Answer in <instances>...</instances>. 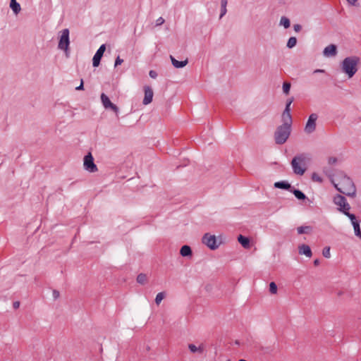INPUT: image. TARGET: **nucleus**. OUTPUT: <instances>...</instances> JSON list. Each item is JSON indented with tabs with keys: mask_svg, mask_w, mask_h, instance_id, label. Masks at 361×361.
I'll use <instances>...</instances> for the list:
<instances>
[{
	"mask_svg": "<svg viewBox=\"0 0 361 361\" xmlns=\"http://www.w3.org/2000/svg\"><path fill=\"white\" fill-rule=\"evenodd\" d=\"M164 23V19L162 17H159V18L156 20V25H162Z\"/></svg>",
	"mask_w": 361,
	"mask_h": 361,
	"instance_id": "42",
	"label": "nucleus"
},
{
	"mask_svg": "<svg viewBox=\"0 0 361 361\" xmlns=\"http://www.w3.org/2000/svg\"><path fill=\"white\" fill-rule=\"evenodd\" d=\"M269 291L271 294H276L277 293V286L274 282L269 283Z\"/></svg>",
	"mask_w": 361,
	"mask_h": 361,
	"instance_id": "32",
	"label": "nucleus"
},
{
	"mask_svg": "<svg viewBox=\"0 0 361 361\" xmlns=\"http://www.w3.org/2000/svg\"><path fill=\"white\" fill-rule=\"evenodd\" d=\"M324 73V70L323 69H316L314 71V73Z\"/></svg>",
	"mask_w": 361,
	"mask_h": 361,
	"instance_id": "49",
	"label": "nucleus"
},
{
	"mask_svg": "<svg viewBox=\"0 0 361 361\" xmlns=\"http://www.w3.org/2000/svg\"><path fill=\"white\" fill-rule=\"evenodd\" d=\"M108 109H111L112 111H114L116 113V114L118 116V112H119V109H118V107L116 104H114L111 103V105H109V106H108Z\"/></svg>",
	"mask_w": 361,
	"mask_h": 361,
	"instance_id": "36",
	"label": "nucleus"
},
{
	"mask_svg": "<svg viewBox=\"0 0 361 361\" xmlns=\"http://www.w3.org/2000/svg\"><path fill=\"white\" fill-rule=\"evenodd\" d=\"M202 243L211 250H216L219 247L215 235L205 233L202 237Z\"/></svg>",
	"mask_w": 361,
	"mask_h": 361,
	"instance_id": "8",
	"label": "nucleus"
},
{
	"mask_svg": "<svg viewBox=\"0 0 361 361\" xmlns=\"http://www.w3.org/2000/svg\"><path fill=\"white\" fill-rule=\"evenodd\" d=\"M13 306L14 309H18L20 306V302H18V301L14 302L13 304Z\"/></svg>",
	"mask_w": 361,
	"mask_h": 361,
	"instance_id": "48",
	"label": "nucleus"
},
{
	"mask_svg": "<svg viewBox=\"0 0 361 361\" xmlns=\"http://www.w3.org/2000/svg\"><path fill=\"white\" fill-rule=\"evenodd\" d=\"M293 29L296 32H298L301 30L302 26L300 24H295L293 25Z\"/></svg>",
	"mask_w": 361,
	"mask_h": 361,
	"instance_id": "41",
	"label": "nucleus"
},
{
	"mask_svg": "<svg viewBox=\"0 0 361 361\" xmlns=\"http://www.w3.org/2000/svg\"><path fill=\"white\" fill-rule=\"evenodd\" d=\"M83 88H84V85H83V80H81V82H80V85H79V86H78V87H75V90H83Z\"/></svg>",
	"mask_w": 361,
	"mask_h": 361,
	"instance_id": "45",
	"label": "nucleus"
},
{
	"mask_svg": "<svg viewBox=\"0 0 361 361\" xmlns=\"http://www.w3.org/2000/svg\"><path fill=\"white\" fill-rule=\"evenodd\" d=\"M293 101V98L289 99L287 101V102H286V107H285V108H286V109H290V105H291V104H292Z\"/></svg>",
	"mask_w": 361,
	"mask_h": 361,
	"instance_id": "44",
	"label": "nucleus"
},
{
	"mask_svg": "<svg viewBox=\"0 0 361 361\" xmlns=\"http://www.w3.org/2000/svg\"><path fill=\"white\" fill-rule=\"evenodd\" d=\"M101 101L105 109H108V106L111 105V104L112 103L109 99V97L106 96L104 93H102L101 94Z\"/></svg>",
	"mask_w": 361,
	"mask_h": 361,
	"instance_id": "22",
	"label": "nucleus"
},
{
	"mask_svg": "<svg viewBox=\"0 0 361 361\" xmlns=\"http://www.w3.org/2000/svg\"><path fill=\"white\" fill-rule=\"evenodd\" d=\"M308 159L307 154L305 153L295 156L291 161V166L293 173L296 175L302 176L306 171V165Z\"/></svg>",
	"mask_w": 361,
	"mask_h": 361,
	"instance_id": "3",
	"label": "nucleus"
},
{
	"mask_svg": "<svg viewBox=\"0 0 361 361\" xmlns=\"http://www.w3.org/2000/svg\"><path fill=\"white\" fill-rule=\"evenodd\" d=\"M352 225L354 228L355 235L359 238H361V229H360V221H358L357 222H353Z\"/></svg>",
	"mask_w": 361,
	"mask_h": 361,
	"instance_id": "24",
	"label": "nucleus"
},
{
	"mask_svg": "<svg viewBox=\"0 0 361 361\" xmlns=\"http://www.w3.org/2000/svg\"><path fill=\"white\" fill-rule=\"evenodd\" d=\"M298 234L309 233L312 231V227L309 226H302L297 228Z\"/></svg>",
	"mask_w": 361,
	"mask_h": 361,
	"instance_id": "23",
	"label": "nucleus"
},
{
	"mask_svg": "<svg viewBox=\"0 0 361 361\" xmlns=\"http://www.w3.org/2000/svg\"><path fill=\"white\" fill-rule=\"evenodd\" d=\"M149 75L150 78L155 79L157 77V73L155 71L151 70L149 72Z\"/></svg>",
	"mask_w": 361,
	"mask_h": 361,
	"instance_id": "40",
	"label": "nucleus"
},
{
	"mask_svg": "<svg viewBox=\"0 0 361 361\" xmlns=\"http://www.w3.org/2000/svg\"><path fill=\"white\" fill-rule=\"evenodd\" d=\"M52 295H53V298L56 300V299L59 298L60 293L58 290H54Z\"/></svg>",
	"mask_w": 361,
	"mask_h": 361,
	"instance_id": "43",
	"label": "nucleus"
},
{
	"mask_svg": "<svg viewBox=\"0 0 361 361\" xmlns=\"http://www.w3.org/2000/svg\"><path fill=\"white\" fill-rule=\"evenodd\" d=\"M279 24H280V25H283L285 28H288L290 25V20L287 17L282 16L281 18Z\"/></svg>",
	"mask_w": 361,
	"mask_h": 361,
	"instance_id": "25",
	"label": "nucleus"
},
{
	"mask_svg": "<svg viewBox=\"0 0 361 361\" xmlns=\"http://www.w3.org/2000/svg\"><path fill=\"white\" fill-rule=\"evenodd\" d=\"M281 117H282V121H283L282 125H285V126L291 127V125L293 123L291 114L283 113Z\"/></svg>",
	"mask_w": 361,
	"mask_h": 361,
	"instance_id": "16",
	"label": "nucleus"
},
{
	"mask_svg": "<svg viewBox=\"0 0 361 361\" xmlns=\"http://www.w3.org/2000/svg\"><path fill=\"white\" fill-rule=\"evenodd\" d=\"M290 192L293 193V195L298 200H304L307 198L306 195L300 190L292 188Z\"/></svg>",
	"mask_w": 361,
	"mask_h": 361,
	"instance_id": "20",
	"label": "nucleus"
},
{
	"mask_svg": "<svg viewBox=\"0 0 361 361\" xmlns=\"http://www.w3.org/2000/svg\"><path fill=\"white\" fill-rule=\"evenodd\" d=\"M296 44H297L296 37H291L288 39L286 46L288 48L291 49V48L294 47L296 45Z\"/></svg>",
	"mask_w": 361,
	"mask_h": 361,
	"instance_id": "27",
	"label": "nucleus"
},
{
	"mask_svg": "<svg viewBox=\"0 0 361 361\" xmlns=\"http://www.w3.org/2000/svg\"><path fill=\"white\" fill-rule=\"evenodd\" d=\"M123 62V60L120 58L119 56H118L115 60L114 66L116 67L119 65H121Z\"/></svg>",
	"mask_w": 361,
	"mask_h": 361,
	"instance_id": "37",
	"label": "nucleus"
},
{
	"mask_svg": "<svg viewBox=\"0 0 361 361\" xmlns=\"http://www.w3.org/2000/svg\"><path fill=\"white\" fill-rule=\"evenodd\" d=\"M324 55L326 56H335L337 53L336 51V46L334 44H330L326 47L324 49Z\"/></svg>",
	"mask_w": 361,
	"mask_h": 361,
	"instance_id": "12",
	"label": "nucleus"
},
{
	"mask_svg": "<svg viewBox=\"0 0 361 361\" xmlns=\"http://www.w3.org/2000/svg\"><path fill=\"white\" fill-rule=\"evenodd\" d=\"M180 254L183 257H190L192 256V250L189 245H185L181 247Z\"/></svg>",
	"mask_w": 361,
	"mask_h": 361,
	"instance_id": "17",
	"label": "nucleus"
},
{
	"mask_svg": "<svg viewBox=\"0 0 361 361\" xmlns=\"http://www.w3.org/2000/svg\"><path fill=\"white\" fill-rule=\"evenodd\" d=\"M290 83L284 82L283 84V91L286 94H288L290 89Z\"/></svg>",
	"mask_w": 361,
	"mask_h": 361,
	"instance_id": "31",
	"label": "nucleus"
},
{
	"mask_svg": "<svg viewBox=\"0 0 361 361\" xmlns=\"http://www.w3.org/2000/svg\"><path fill=\"white\" fill-rule=\"evenodd\" d=\"M334 203L338 206V207H341L342 206H344V204L347 202V200L345 197L341 195H336L334 197Z\"/></svg>",
	"mask_w": 361,
	"mask_h": 361,
	"instance_id": "15",
	"label": "nucleus"
},
{
	"mask_svg": "<svg viewBox=\"0 0 361 361\" xmlns=\"http://www.w3.org/2000/svg\"><path fill=\"white\" fill-rule=\"evenodd\" d=\"M10 7L15 14H18L20 11V5L16 0H11Z\"/></svg>",
	"mask_w": 361,
	"mask_h": 361,
	"instance_id": "21",
	"label": "nucleus"
},
{
	"mask_svg": "<svg viewBox=\"0 0 361 361\" xmlns=\"http://www.w3.org/2000/svg\"><path fill=\"white\" fill-rule=\"evenodd\" d=\"M314 264L315 266L319 265V259H315V260L314 261Z\"/></svg>",
	"mask_w": 361,
	"mask_h": 361,
	"instance_id": "51",
	"label": "nucleus"
},
{
	"mask_svg": "<svg viewBox=\"0 0 361 361\" xmlns=\"http://www.w3.org/2000/svg\"><path fill=\"white\" fill-rule=\"evenodd\" d=\"M338 210L343 213V214H345V213H348L349 212V210L350 209V204H348V202H346L345 204H344V206H342L341 207H338L337 208Z\"/></svg>",
	"mask_w": 361,
	"mask_h": 361,
	"instance_id": "26",
	"label": "nucleus"
},
{
	"mask_svg": "<svg viewBox=\"0 0 361 361\" xmlns=\"http://www.w3.org/2000/svg\"><path fill=\"white\" fill-rule=\"evenodd\" d=\"M239 361H247V360H243V359H240V360H239Z\"/></svg>",
	"mask_w": 361,
	"mask_h": 361,
	"instance_id": "52",
	"label": "nucleus"
},
{
	"mask_svg": "<svg viewBox=\"0 0 361 361\" xmlns=\"http://www.w3.org/2000/svg\"><path fill=\"white\" fill-rule=\"evenodd\" d=\"M360 59L357 56H348L343 59L341 67L343 73H345L349 78H351L357 71V66Z\"/></svg>",
	"mask_w": 361,
	"mask_h": 361,
	"instance_id": "2",
	"label": "nucleus"
},
{
	"mask_svg": "<svg viewBox=\"0 0 361 361\" xmlns=\"http://www.w3.org/2000/svg\"><path fill=\"white\" fill-rule=\"evenodd\" d=\"M312 180L313 181H315V182H317L319 183H322V181H323L322 178L318 173H317L315 172L312 173Z\"/></svg>",
	"mask_w": 361,
	"mask_h": 361,
	"instance_id": "30",
	"label": "nucleus"
},
{
	"mask_svg": "<svg viewBox=\"0 0 361 361\" xmlns=\"http://www.w3.org/2000/svg\"><path fill=\"white\" fill-rule=\"evenodd\" d=\"M238 240L244 248L250 247V241L247 237H245L243 235H239L238 237Z\"/></svg>",
	"mask_w": 361,
	"mask_h": 361,
	"instance_id": "18",
	"label": "nucleus"
},
{
	"mask_svg": "<svg viewBox=\"0 0 361 361\" xmlns=\"http://www.w3.org/2000/svg\"><path fill=\"white\" fill-rule=\"evenodd\" d=\"M227 3H228L227 0H221V7H226Z\"/></svg>",
	"mask_w": 361,
	"mask_h": 361,
	"instance_id": "47",
	"label": "nucleus"
},
{
	"mask_svg": "<svg viewBox=\"0 0 361 361\" xmlns=\"http://www.w3.org/2000/svg\"><path fill=\"white\" fill-rule=\"evenodd\" d=\"M346 1L351 6H355L356 2L357 1V0H346Z\"/></svg>",
	"mask_w": 361,
	"mask_h": 361,
	"instance_id": "46",
	"label": "nucleus"
},
{
	"mask_svg": "<svg viewBox=\"0 0 361 361\" xmlns=\"http://www.w3.org/2000/svg\"><path fill=\"white\" fill-rule=\"evenodd\" d=\"M345 215L346 216H348V217L350 219V221H351V224H353V222H357V221H358V220L357 219V218H356L355 215V214H351V213H350V212H348V213H345Z\"/></svg>",
	"mask_w": 361,
	"mask_h": 361,
	"instance_id": "34",
	"label": "nucleus"
},
{
	"mask_svg": "<svg viewBox=\"0 0 361 361\" xmlns=\"http://www.w3.org/2000/svg\"><path fill=\"white\" fill-rule=\"evenodd\" d=\"M291 132V127L285 125L278 126L274 133V140L276 144L282 145L286 142Z\"/></svg>",
	"mask_w": 361,
	"mask_h": 361,
	"instance_id": "4",
	"label": "nucleus"
},
{
	"mask_svg": "<svg viewBox=\"0 0 361 361\" xmlns=\"http://www.w3.org/2000/svg\"><path fill=\"white\" fill-rule=\"evenodd\" d=\"M298 252L300 255H304L307 257H310L312 255L310 246L305 244H302L298 247Z\"/></svg>",
	"mask_w": 361,
	"mask_h": 361,
	"instance_id": "11",
	"label": "nucleus"
},
{
	"mask_svg": "<svg viewBox=\"0 0 361 361\" xmlns=\"http://www.w3.org/2000/svg\"><path fill=\"white\" fill-rule=\"evenodd\" d=\"M274 187L276 188L283 189V190H290V191L292 189L291 185L288 182L285 181V180L276 182L274 183Z\"/></svg>",
	"mask_w": 361,
	"mask_h": 361,
	"instance_id": "14",
	"label": "nucleus"
},
{
	"mask_svg": "<svg viewBox=\"0 0 361 361\" xmlns=\"http://www.w3.org/2000/svg\"><path fill=\"white\" fill-rule=\"evenodd\" d=\"M318 118V115L317 114H311L309 116L307 121L305 124L304 130L307 134H311L316 130L317 126V120Z\"/></svg>",
	"mask_w": 361,
	"mask_h": 361,
	"instance_id": "6",
	"label": "nucleus"
},
{
	"mask_svg": "<svg viewBox=\"0 0 361 361\" xmlns=\"http://www.w3.org/2000/svg\"><path fill=\"white\" fill-rule=\"evenodd\" d=\"M171 58V63H172V65L176 68H183L184 66H185L188 63V59H185L184 61H178L176 60L173 56H170Z\"/></svg>",
	"mask_w": 361,
	"mask_h": 361,
	"instance_id": "13",
	"label": "nucleus"
},
{
	"mask_svg": "<svg viewBox=\"0 0 361 361\" xmlns=\"http://www.w3.org/2000/svg\"><path fill=\"white\" fill-rule=\"evenodd\" d=\"M337 162V159L336 157H330L328 159V163L330 165L335 164Z\"/></svg>",
	"mask_w": 361,
	"mask_h": 361,
	"instance_id": "39",
	"label": "nucleus"
},
{
	"mask_svg": "<svg viewBox=\"0 0 361 361\" xmlns=\"http://www.w3.org/2000/svg\"><path fill=\"white\" fill-rule=\"evenodd\" d=\"M147 281V276L145 274H140L137 276V282L140 284H145Z\"/></svg>",
	"mask_w": 361,
	"mask_h": 361,
	"instance_id": "28",
	"label": "nucleus"
},
{
	"mask_svg": "<svg viewBox=\"0 0 361 361\" xmlns=\"http://www.w3.org/2000/svg\"><path fill=\"white\" fill-rule=\"evenodd\" d=\"M83 166L84 169L90 173H94L97 171L98 169L94 162V158L90 152H89L84 157Z\"/></svg>",
	"mask_w": 361,
	"mask_h": 361,
	"instance_id": "7",
	"label": "nucleus"
},
{
	"mask_svg": "<svg viewBox=\"0 0 361 361\" xmlns=\"http://www.w3.org/2000/svg\"><path fill=\"white\" fill-rule=\"evenodd\" d=\"M69 44V30L66 28L61 31L58 47L59 49L64 50L67 53Z\"/></svg>",
	"mask_w": 361,
	"mask_h": 361,
	"instance_id": "5",
	"label": "nucleus"
},
{
	"mask_svg": "<svg viewBox=\"0 0 361 361\" xmlns=\"http://www.w3.org/2000/svg\"><path fill=\"white\" fill-rule=\"evenodd\" d=\"M226 12H227L226 7H221L219 18L221 19V18H223V16H224L226 15Z\"/></svg>",
	"mask_w": 361,
	"mask_h": 361,
	"instance_id": "38",
	"label": "nucleus"
},
{
	"mask_svg": "<svg viewBox=\"0 0 361 361\" xmlns=\"http://www.w3.org/2000/svg\"><path fill=\"white\" fill-rule=\"evenodd\" d=\"M283 113L285 114H290V109H286L283 110Z\"/></svg>",
	"mask_w": 361,
	"mask_h": 361,
	"instance_id": "50",
	"label": "nucleus"
},
{
	"mask_svg": "<svg viewBox=\"0 0 361 361\" xmlns=\"http://www.w3.org/2000/svg\"><path fill=\"white\" fill-rule=\"evenodd\" d=\"M106 50V45L102 44L99 48L97 49L96 53L94 54L93 59H92V66L94 67L99 66L102 57L103 56V54Z\"/></svg>",
	"mask_w": 361,
	"mask_h": 361,
	"instance_id": "9",
	"label": "nucleus"
},
{
	"mask_svg": "<svg viewBox=\"0 0 361 361\" xmlns=\"http://www.w3.org/2000/svg\"><path fill=\"white\" fill-rule=\"evenodd\" d=\"M108 109H111L112 111H114L116 113V114L118 116V112H119V109H118V107L116 104H114L111 103V105H109V106H108Z\"/></svg>",
	"mask_w": 361,
	"mask_h": 361,
	"instance_id": "35",
	"label": "nucleus"
},
{
	"mask_svg": "<svg viewBox=\"0 0 361 361\" xmlns=\"http://www.w3.org/2000/svg\"><path fill=\"white\" fill-rule=\"evenodd\" d=\"M322 255L326 258H330L331 257V252H330V247H326L323 249Z\"/></svg>",
	"mask_w": 361,
	"mask_h": 361,
	"instance_id": "33",
	"label": "nucleus"
},
{
	"mask_svg": "<svg viewBox=\"0 0 361 361\" xmlns=\"http://www.w3.org/2000/svg\"><path fill=\"white\" fill-rule=\"evenodd\" d=\"M166 294L164 292H160L159 293L155 298V303L159 305L162 300L164 298Z\"/></svg>",
	"mask_w": 361,
	"mask_h": 361,
	"instance_id": "29",
	"label": "nucleus"
},
{
	"mask_svg": "<svg viewBox=\"0 0 361 361\" xmlns=\"http://www.w3.org/2000/svg\"><path fill=\"white\" fill-rule=\"evenodd\" d=\"M334 186L340 192L347 196L352 197L355 196V186L353 180L346 176H343L338 183H334Z\"/></svg>",
	"mask_w": 361,
	"mask_h": 361,
	"instance_id": "1",
	"label": "nucleus"
},
{
	"mask_svg": "<svg viewBox=\"0 0 361 361\" xmlns=\"http://www.w3.org/2000/svg\"><path fill=\"white\" fill-rule=\"evenodd\" d=\"M188 348L190 350V352L195 353H202L204 352V345L201 344L199 347H197L195 345L192 343H190L188 345Z\"/></svg>",
	"mask_w": 361,
	"mask_h": 361,
	"instance_id": "19",
	"label": "nucleus"
},
{
	"mask_svg": "<svg viewBox=\"0 0 361 361\" xmlns=\"http://www.w3.org/2000/svg\"><path fill=\"white\" fill-rule=\"evenodd\" d=\"M144 90H145V97L143 99L142 103L145 105H147L152 102L154 93H153L152 89L149 86H145L144 88Z\"/></svg>",
	"mask_w": 361,
	"mask_h": 361,
	"instance_id": "10",
	"label": "nucleus"
}]
</instances>
